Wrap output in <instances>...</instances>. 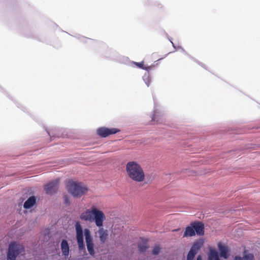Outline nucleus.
Masks as SVG:
<instances>
[{"label":"nucleus","mask_w":260,"mask_h":260,"mask_svg":"<svg viewBox=\"0 0 260 260\" xmlns=\"http://www.w3.org/2000/svg\"><path fill=\"white\" fill-rule=\"evenodd\" d=\"M67 188L69 192L76 198L81 197L88 190L83 183L72 181L68 182Z\"/></svg>","instance_id":"obj_3"},{"label":"nucleus","mask_w":260,"mask_h":260,"mask_svg":"<svg viewBox=\"0 0 260 260\" xmlns=\"http://www.w3.org/2000/svg\"><path fill=\"white\" fill-rule=\"evenodd\" d=\"M75 228L76 232V239L79 248L80 250L85 249L82 226L79 222H77L75 224Z\"/></svg>","instance_id":"obj_6"},{"label":"nucleus","mask_w":260,"mask_h":260,"mask_svg":"<svg viewBox=\"0 0 260 260\" xmlns=\"http://www.w3.org/2000/svg\"><path fill=\"white\" fill-rule=\"evenodd\" d=\"M203 246V242L201 241H197L194 242L190 250H192V252L197 253L198 250Z\"/></svg>","instance_id":"obj_15"},{"label":"nucleus","mask_w":260,"mask_h":260,"mask_svg":"<svg viewBox=\"0 0 260 260\" xmlns=\"http://www.w3.org/2000/svg\"><path fill=\"white\" fill-rule=\"evenodd\" d=\"M144 78H145L144 79V80H145L146 84H147V86H149L151 83V80L149 76H144Z\"/></svg>","instance_id":"obj_20"},{"label":"nucleus","mask_w":260,"mask_h":260,"mask_svg":"<svg viewBox=\"0 0 260 260\" xmlns=\"http://www.w3.org/2000/svg\"><path fill=\"white\" fill-rule=\"evenodd\" d=\"M125 170L128 177L137 182H142L145 180V174L141 166L135 161L128 162L125 166Z\"/></svg>","instance_id":"obj_2"},{"label":"nucleus","mask_w":260,"mask_h":260,"mask_svg":"<svg viewBox=\"0 0 260 260\" xmlns=\"http://www.w3.org/2000/svg\"><path fill=\"white\" fill-rule=\"evenodd\" d=\"M217 246L220 252V256L224 258H227L228 257V247L221 242H218Z\"/></svg>","instance_id":"obj_10"},{"label":"nucleus","mask_w":260,"mask_h":260,"mask_svg":"<svg viewBox=\"0 0 260 260\" xmlns=\"http://www.w3.org/2000/svg\"><path fill=\"white\" fill-rule=\"evenodd\" d=\"M134 64L138 68L142 69L143 70L148 71L150 69V67H145L144 64V62L142 61L141 62H135Z\"/></svg>","instance_id":"obj_16"},{"label":"nucleus","mask_w":260,"mask_h":260,"mask_svg":"<svg viewBox=\"0 0 260 260\" xmlns=\"http://www.w3.org/2000/svg\"><path fill=\"white\" fill-rule=\"evenodd\" d=\"M254 255L252 253H249L247 250H244L243 257L236 256L235 260H254Z\"/></svg>","instance_id":"obj_12"},{"label":"nucleus","mask_w":260,"mask_h":260,"mask_svg":"<svg viewBox=\"0 0 260 260\" xmlns=\"http://www.w3.org/2000/svg\"><path fill=\"white\" fill-rule=\"evenodd\" d=\"M80 218L85 221L94 222L96 226L99 228L97 233L101 242L103 243L106 242L108 236V231L103 228L106 216L102 210H99L96 206H92L82 213Z\"/></svg>","instance_id":"obj_1"},{"label":"nucleus","mask_w":260,"mask_h":260,"mask_svg":"<svg viewBox=\"0 0 260 260\" xmlns=\"http://www.w3.org/2000/svg\"><path fill=\"white\" fill-rule=\"evenodd\" d=\"M197 260H202V257L201 255H199L197 257Z\"/></svg>","instance_id":"obj_22"},{"label":"nucleus","mask_w":260,"mask_h":260,"mask_svg":"<svg viewBox=\"0 0 260 260\" xmlns=\"http://www.w3.org/2000/svg\"><path fill=\"white\" fill-rule=\"evenodd\" d=\"M139 250L141 252H144L148 248L145 243L139 244L138 246Z\"/></svg>","instance_id":"obj_18"},{"label":"nucleus","mask_w":260,"mask_h":260,"mask_svg":"<svg viewBox=\"0 0 260 260\" xmlns=\"http://www.w3.org/2000/svg\"><path fill=\"white\" fill-rule=\"evenodd\" d=\"M208 258L209 260H220L218 253L215 249L210 248Z\"/></svg>","instance_id":"obj_14"},{"label":"nucleus","mask_w":260,"mask_h":260,"mask_svg":"<svg viewBox=\"0 0 260 260\" xmlns=\"http://www.w3.org/2000/svg\"><path fill=\"white\" fill-rule=\"evenodd\" d=\"M63 200H64V204H66L67 205L70 204V200H69V198L68 197V196H67V195L64 196Z\"/></svg>","instance_id":"obj_21"},{"label":"nucleus","mask_w":260,"mask_h":260,"mask_svg":"<svg viewBox=\"0 0 260 260\" xmlns=\"http://www.w3.org/2000/svg\"><path fill=\"white\" fill-rule=\"evenodd\" d=\"M24 250L22 245L17 244L15 242L11 243L9 247L7 260H16L17 256Z\"/></svg>","instance_id":"obj_5"},{"label":"nucleus","mask_w":260,"mask_h":260,"mask_svg":"<svg viewBox=\"0 0 260 260\" xmlns=\"http://www.w3.org/2000/svg\"><path fill=\"white\" fill-rule=\"evenodd\" d=\"M179 229H177V230H174V231H179Z\"/></svg>","instance_id":"obj_23"},{"label":"nucleus","mask_w":260,"mask_h":260,"mask_svg":"<svg viewBox=\"0 0 260 260\" xmlns=\"http://www.w3.org/2000/svg\"><path fill=\"white\" fill-rule=\"evenodd\" d=\"M160 250V247L159 245L155 246L153 250H152V253L154 255H157L159 253Z\"/></svg>","instance_id":"obj_19"},{"label":"nucleus","mask_w":260,"mask_h":260,"mask_svg":"<svg viewBox=\"0 0 260 260\" xmlns=\"http://www.w3.org/2000/svg\"><path fill=\"white\" fill-rule=\"evenodd\" d=\"M197 253L192 252V250H190L187 254L186 260H193L195 255Z\"/></svg>","instance_id":"obj_17"},{"label":"nucleus","mask_w":260,"mask_h":260,"mask_svg":"<svg viewBox=\"0 0 260 260\" xmlns=\"http://www.w3.org/2000/svg\"><path fill=\"white\" fill-rule=\"evenodd\" d=\"M84 233L85 237L87 250L89 254L92 256L94 254V250L93 248V243L92 238L91 236V233L89 229H85L84 230Z\"/></svg>","instance_id":"obj_7"},{"label":"nucleus","mask_w":260,"mask_h":260,"mask_svg":"<svg viewBox=\"0 0 260 260\" xmlns=\"http://www.w3.org/2000/svg\"><path fill=\"white\" fill-rule=\"evenodd\" d=\"M60 247L62 255L68 257L69 254V245L66 240L63 239L61 241Z\"/></svg>","instance_id":"obj_11"},{"label":"nucleus","mask_w":260,"mask_h":260,"mask_svg":"<svg viewBox=\"0 0 260 260\" xmlns=\"http://www.w3.org/2000/svg\"><path fill=\"white\" fill-rule=\"evenodd\" d=\"M120 132L119 129L116 128H109L105 127H101L97 129V134L101 137L105 138L111 135L115 134Z\"/></svg>","instance_id":"obj_8"},{"label":"nucleus","mask_w":260,"mask_h":260,"mask_svg":"<svg viewBox=\"0 0 260 260\" xmlns=\"http://www.w3.org/2000/svg\"><path fill=\"white\" fill-rule=\"evenodd\" d=\"M196 233L200 236L204 234V224L201 222L195 221L191 223L186 228L183 237H192L195 236Z\"/></svg>","instance_id":"obj_4"},{"label":"nucleus","mask_w":260,"mask_h":260,"mask_svg":"<svg viewBox=\"0 0 260 260\" xmlns=\"http://www.w3.org/2000/svg\"><path fill=\"white\" fill-rule=\"evenodd\" d=\"M36 199L35 197L31 196L25 202L23 207L25 209H29L36 204Z\"/></svg>","instance_id":"obj_13"},{"label":"nucleus","mask_w":260,"mask_h":260,"mask_svg":"<svg viewBox=\"0 0 260 260\" xmlns=\"http://www.w3.org/2000/svg\"><path fill=\"white\" fill-rule=\"evenodd\" d=\"M153 120H154V116H153Z\"/></svg>","instance_id":"obj_24"},{"label":"nucleus","mask_w":260,"mask_h":260,"mask_svg":"<svg viewBox=\"0 0 260 260\" xmlns=\"http://www.w3.org/2000/svg\"><path fill=\"white\" fill-rule=\"evenodd\" d=\"M59 183V179H57L46 185L45 187L46 193L48 194H52L55 193L58 189Z\"/></svg>","instance_id":"obj_9"}]
</instances>
